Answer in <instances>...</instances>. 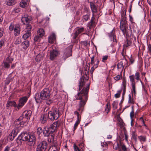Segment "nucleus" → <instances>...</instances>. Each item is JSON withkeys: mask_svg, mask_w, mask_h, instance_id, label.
<instances>
[{"mask_svg": "<svg viewBox=\"0 0 151 151\" xmlns=\"http://www.w3.org/2000/svg\"><path fill=\"white\" fill-rule=\"evenodd\" d=\"M32 26L29 24H27L26 27V29H27V31L30 32V30L32 29Z\"/></svg>", "mask_w": 151, "mask_h": 151, "instance_id": "13d9d810", "label": "nucleus"}, {"mask_svg": "<svg viewBox=\"0 0 151 151\" xmlns=\"http://www.w3.org/2000/svg\"><path fill=\"white\" fill-rule=\"evenodd\" d=\"M35 98L36 102L38 103H40L41 101V100H42L40 94V95L39 93H36L35 94Z\"/></svg>", "mask_w": 151, "mask_h": 151, "instance_id": "cd10ccee", "label": "nucleus"}, {"mask_svg": "<svg viewBox=\"0 0 151 151\" xmlns=\"http://www.w3.org/2000/svg\"><path fill=\"white\" fill-rule=\"evenodd\" d=\"M132 111L130 113V117L131 119H132V118L134 117V109H133V106H132Z\"/></svg>", "mask_w": 151, "mask_h": 151, "instance_id": "3c124183", "label": "nucleus"}, {"mask_svg": "<svg viewBox=\"0 0 151 151\" xmlns=\"http://www.w3.org/2000/svg\"><path fill=\"white\" fill-rule=\"evenodd\" d=\"M148 50L150 54H151V45L150 44L148 45Z\"/></svg>", "mask_w": 151, "mask_h": 151, "instance_id": "774afa93", "label": "nucleus"}, {"mask_svg": "<svg viewBox=\"0 0 151 151\" xmlns=\"http://www.w3.org/2000/svg\"><path fill=\"white\" fill-rule=\"evenodd\" d=\"M45 35L44 30L43 29H39L37 32V35L40 37H43Z\"/></svg>", "mask_w": 151, "mask_h": 151, "instance_id": "c85d7f7f", "label": "nucleus"}, {"mask_svg": "<svg viewBox=\"0 0 151 151\" xmlns=\"http://www.w3.org/2000/svg\"><path fill=\"white\" fill-rule=\"evenodd\" d=\"M6 4L8 6H12L16 3L15 0H6Z\"/></svg>", "mask_w": 151, "mask_h": 151, "instance_id": "7c9ffc66", "label": "nucleus"}, {"mask_svg": "<svg viewBox=\"0 0 151 151\" xmlns=\"http://www.w3.org/2000/svg\"><path fill=\"white\" fill-rule=\"evenodd\" d=\"M127 63V60L126 59L122 60V61L119 63L117 65V68L118 69H122V70L125 65V63Z\"/></svg>", "mask_w": 151, "mask_h": 151, "instance_id": "6ab92c4d", "label": "nucleus"}, {"mask_svg": "<svg viewBox=\"0 0 151 151\" xmlns=\"http://www.w3.org/2000/svg\"><path fill=\"white\" fill-rule=\"evenodd\" d=\"M4 139L0 140V150H1L3 148V145L4 143Z\"/></svg>", "mask_w": 151, "mask_h": 151, "instance_id": "e2e57ef3", "label": "nucleus"}, {"mask_svg": "<svg viewBox=\"0 0 151 151\" xmlns=\"http://www.w3.org/2000/svg\"><path fill=\"white\" fill-rule=\"evenodd\" d=\"M73 148L74 151H80L79 147L77 146L75 144H73Z\"/></svg>", "mask_w": 151, "mask_h": 151, "instance_id": "4d7b16f0", "label": "nucleus"}, {"mask_svg": "<svg viewBox=\"0 0 151 151\" xmlns=\"http://www.w3.org/2000/svg\"><path fill=\"white\" fill-rule=\"evenodd\" d=\"M30 0H22L20 3V6L22 8H24L28 5Z\"/></svg>", "mask_w": 151, "mask_h": 151, "instance_id": "5701e85b", "label": "nucleus"}, {"mask_svg": "<svg viewBox=\"0 0 151 151\" xmlns=\"http://www.w3.org/2000/svg\"><path fill=\"white\" fill-rule=\"evenodd\" d=\"M20 129H18L14 127L11 133L14 135V137H16L20 131Z\"/></svg>", "mask_w": 151, "mask_h": 151, "instance_id": "c756f323", "label": "nucleus"}, {"mask_svg": "<svg viewBox=\"0 0 151 151\" xmlns=\"http://www.w3.org/2000/svg\"><path fill=\"white\" fill-rule=\"evenodd\" d=\"M45 102L46 104L48 105L51 104L52 102L53 101L50 99L48 98V99H45Z\"/></svg>", "mask_w": 151, "mask_h": 151, "instance_id": "a19ab883", "label": "nucleus"}, {"mask_svg": "<svg viewBox=\"0 0 151 151\" xmlns=\"http://www.w3.org/2000/svg\"><path fill=\"white\" fill-rule=\"evenodd\" d=\"M122 91V90L118 91H117V93L114 95L115 97L116 98H117L120 97V94Z\"/></svg>", "mask_w": 151, "mask_h": 151, "instance_id": "37998d69", "label": "nucleus"}, {"mask_svg": "<svg viewBox=\"0 0 151 151\" xmlns=\"http://www.w3.org/2000/svg\"><path fill=\"white\" fill-rule=\"evenodd\" d=\"M58 127V122H54L49 126L45 127L43 130V134L45 136L48 137V141L51 142L54 141V136L55 132Z\"/></svg>", "mask_w": 151, "mask_h": 151, "instance_id": "7ed1b4c3", "label": "nucleus"}, {"mask_svg": "<svg viewBox=\"0 0 151 151\" xmlns=\"http://www.w3.org/2000/svg\"><path fill=\"white\" fill-rule=\"evenodd\" d=\"M31 35V32L29 31H27L26 33L23 35L22 38L26 40Z\"/></svg>", "mask_w": 151, "mask_h": 151, "instance_id": "473e14b6", "label": "nucleus"}, {"mask_svg": "<svg viewBox=\"0 0 151 151\" xmlns=\"http://www.w3.org/2000/svg\"><path fill=\"white\" fill-rule=\"evenodd\" d=\"M43 131L41 127H39L37 128V134L40 135Z\"/></svg>", "mask_w": 151, "mask_h": 151, "instance_id": "49530a36", "label": "nucleus"}, {"mask_svg": "<svg viewBox=\"0 0 151 151\" xmlns=\"http://www.w3.org/2000/svg\"><path fill=\"white\" fill-rule=\"evenodd\" d=\"M74 114L77 116V121H78L79 122H80L81 116L80 115L79 112H78L77 111H76L74 112Z\"/></svg>", "mask_w": 151, "mask_h": 151, "instance_id": "58836bf2", "label": "nucleus"}, {"mask_svg": "<svg viewBox=\"0 0 151 151\" xmlns=\"http://www.w3.org/2000/svg\"><path fill=\"white\" fill-rule=\"evenodd\" d=\"M138 138L140 141L142 142H145L146 141V137L145 136H141L138 137Z\"/></svg>", "mask_w": 151, "mask_h": 151, "instance_id": "79ce46f5", "label": "nucleus"}, {"mask_svg": "<svg viewBox=\"0 0 151 151\" xmlns=\"http://www.w3.org/2000/svg\"><path fill=\"white\" fill-rule=\"evenodd\" d=\"M48 144L46 141H41L38 143L36 151H45L47 147Z\"/></svg>", "mask_w": 151, "mask_h": 151, "instance_id": "423d86ee", "label": "nucleus"}, {"mask_svg": "<svg viewBox=\"0 0 151 151\" xmlns=\"http://www.w3.org/2000/svg\"><path fill=\"white\" fill-rule=\"evenodd\" d=\"M10 106H14L15 107L17 108V105L16 102L14 101H8L6 104V107L8 108Z\"/></svg>", "mask_w": 151, "mask_h": 151, "instance_id": "a878e982", "label": "nucleus"}, {"mask_svg": "<svg viewBox=\"0 0 151 151\" xmlns=\"http://www.w3.org/2000/svg\"><path fill=\"white\" fill-rule=\"evenodd\" d=\"M115 31L114 29H113L111 32L107 34L111 41L113 42L116 43L117 41L116 39V36L115 35Z\"/></svg>", "mask_w": 151, "mask_h": 151, "instance_id": "ddd939ff", "label": "nucleus"}, {"mask_svg": "<svg viewBox=\"0 0 151 151\" xmlns=\"http://www.w3.org/2000/svg\"><path fill=\"white\" fill-rule=\"evenodd\" d=\"M29 132H22L18 136L17 139L24 141H27Z\"/></svg>", "mask_w": 151, "mask_h": 151, "instance_id": "dca6fc26", "label": "nucleus"}, {"mask_svg": "<svg viewBox=\"0 0 151 151\" xmlns=\"http://www.w3.org/2000/svg\"><path fill=\"white\" fill-rule=\"evenodd\" d=\"M72 46L70 45L64 50L62 58L65 60L72 56Z\"/></svg>", "mask_w": 151, "mask_h": 151, "instance_id": "6e6552de", "label": "nucleus"}, {"mask_svg": "<svg viewBox=\"0 0 151 151\" xmlns=\"http://www.w3.org/2000/svg\"><path fill=\"white\" fill-rule=\"evenodd\" d=\"M56 40L55 35L54 33H52L49 37L48 42L49 43L52 44Z\"/></svg>", "mask_w": 151, "mask_h": 151, "instance_id": "b1692460", "label": "nucleus"}, {"mask_svg": "<svg viewBox=\"0 0 151 151\" xmlns=\"http://www.w3.org/2000/svg\"><path fill=\"white\" fill-rule=\"evenodd\" d=\"M124 135L125 136L124 139L127 142H128V136L127 135V133L126 131H124Z\"/></svg>", "mask_w": 151, "mask_h": 151, "instance_id": "680f3d73", "label": "nucleus"}, {"mask_svg": "<svg viewBox=\"0 0 151 151\" xmlns=\"http://www.w3.org/2000/svg\"><path fill=\"white\" fill-rule=\"evenodd\" d=\"M4 32V29L3 27H0V38L3 36Z\"/></svg>", "mask_w": 151, "mask_h": 151, "instance_id": "864d4df0", "label": "nucleus"}, {"mask_svg": "<svg viewBox=\"0 0 151 151\" xmlns=\"http://www.w3.org/2000/svg\"><path fill=\"white\" fill-rule=\"evenodd\" d=\"M126 9H123L121 12V15L122 17L120 22V28L124 35H126L127 37H129L132 34V28L128 29V25L126 20Z\"/></svg>", "mask_w": 151, "mask_h": 151, "instance_id": "f03ea898", "label": "nucleus"}, {"mask_svg": "<svg viewBox=\"0 0 151 151\" xmlns=\"http://www.w3.org/2000/svg\"><path fill=\"white\" fill-rule=\"evenodd\" d=\"M130 81L131 83V85L132 86V96L129 95V100L128 101V103L134 104V101L133 94L134 93V94L136 93V87L135 85L136 83L135 82L134 76V75H130L129 77Z\"/></svg>", "mask_w": 151, "mask_h": 151, "instance_id": "20e7f679", "label": "nucleus"}, {"mask_svg": "<svg viewBox=\"0 0 151 151\" xmlns=\"http://www.w3.org/2000/svg\"><path fill=\"white\" fill-rule=\"evenodd\" d=\"M28 136V139H27V141L32 143L33 142L35 143L36 141L35 134L34 133L29 132Z\"/></svg>", "mask_w": 151, "mask_h": 151, "instance_id": "a211bd4d", "label": "nucleus"}, {"mask_svg": "<svg viewBox=\"0 0 151 151\" xmlns=\"http://www.w3.org/2000/svg\"><path fill=\"white\" fill-rule=\"evenodd\" d=\"M95 62L96 63L95 64H94V67L95 68H96L98 67V65H99V60L98 59H97L96 60V61Z\"/></svg>", "mask_w": 151, "mask_h": 151, "instance_id": "052dcab7", "label": "nucleus"}, {"mask_svg": "<svg viewBox=\"0 0 151 151\" xmlns=\"http://www.w3.org/2000/svg\"><path fill=\"white\" fill-rule=\"evenodd\" d=\"M112 105L113 109L114 110L116 109L117 108V105L115 101H113Z\"/></svg>", "mask_w": 151, "mask_h": 151, "instance_id": "bf43d9fd", "label": "nucleus"}, {"mask_svg": "<svg viewBox=\"0 0 151 151\" xmlns=\"http://www.w3.org/2000/svg\"><path fill=\"white\" fill-rule=\"evenodd\" d=\"M15 137H14V135L11 133L9 135L8 138L10 141L13 140Z\"/></svg>", "mask_w": 151, "mask_h": 151, "instance_id": "c03bdc74", "label": "nucleus"}, {"mask_svg": "<svg viewBox=\"0 0 151 151\" xmlns=\"http://www.w3.org/2000/svg\"><path fill=\"white\" fill-rule=\"evenodd\" d=\"M79 146L81 149L83 150L84 148L83 144V143H81L79 145Z\"/></svg>", "mask_w": 151, "mask_h": 151, "instance_id": "338daca9", "label": "nucleus"}, {"mask_svg": "<svg viewBox=\"0 0 151 151\" xmlns=\"http://www.w3.org/2000/svg\"><path fill=\"white\" fill-rule=\"evenodd\" d=\"M129 17L130 18L129 20L132 22V23L133 24V25H135V23L133 22L134 20L132 17L130 15H129Z\"/></svg>", "mask_w": 151, "mask_h": 151, "instance_id": "0e129e2a", "label": "nucleus"}, {"mask_svg": "<svg viewBox=\"0 0 151 151\" xmlns=\"http://www.w3.org/2000/svg\"><path fill=\"white\" fill-rule=\"evenodd\" d=\"M113 148L115 150H117L119 148V144L118 142L115 143L113 145Z\"/></svg>", "mask_w": 151, "mask_h": 151, "instance_id": "de8ad7c7", "label": "nucleus"}, {"mask_svg": "<svg viewBox=\"0 0 151 151\" xmlns=\"http://www.w3.org/2000/svg\"><path fill=\"white\" fill-rule=\"evenodd\" d=\"M48 151H58L56 146H52L50 147Z\"/></svg>", "mask_w": 151, "mask_h": 151, "instance_id": "c9c22d12", "label": "nucleus"}, {"mask_svg": "<svg viewBox=\"0 0 151 151\" xmlns=\"http://www.w3.org/2000/svg\"><path fill=\"white\" fill-rule=\"evenodd\" d=\"M21 42V40L18 37L17 38L15 42V44L16 45L20 44Z\"/></svg>", "mask_w": 151, "mask_h": 151, "instance_id": "5fc2aeb1", "label": "nucleus"}, {"mask_svg": "<svg viewBox=\"0 0 151 151\" xmlns=\"http://www.w3.org/2000/svg\"><path fill=\"white\" fill-rule=\"evenodd\" d=\"M89 3L90 4V7L92 13V16L91 18H93V19H95V17L96 15L95 13H96L98 12L97 7L93 2H90Z\"/></svg>", "mask_w": 151, "mask_h": 151, "instance_id": "4468645a", "label": "nucleus"}, {"mask_svg": "<svg viewBox=\"0 0 151 151\" xmlns=\"http://www.w3.org/2000/svg\"><path fill=\"white\" fill-rule=\"evenodd\" d=\"M84 30L83 27H78L75 30V32L73 34V38L76 39L78 35L81 33L83 32Z\"/></svg>", "mask_w": 151, "mask_h": 151, "instance_id": "f3484780", "label": "nucleus"}, {"mask_svg": "<svg viewBox=\"0 0 151 151\" xmlns=\"http://www.w3.org/2000/svg\"><path fill=\"white\" fill-rule=\"evenodd\" d=\"M21 46L23 49H26L29 46V41L27 40H25L22 42Z\"/></svg>", "mask_w": 151, "mask_h": 151, "instance_id": "bb28decb", "label": "nucleus"}, {"mask_svg": "<svg viewBox=\"0 0 151 151\" xmlns=\"http://www.w3.org/2000/svg\"><path fill=\"white\" fill-rule=\"evenodd\" d=\"M41 37L37 35H36L34 37V40L35 43L37 44L40 41Z\"/></svg>", "mask_w": 151, "mask_h": 151, "instance_id": "f704fd0d", "label": "nucleus"}, {"mask_svg": "<svg viewBox=\"0 0 151 151\" xmlns=\"http://www.w3.org/2000/svg\"><path fill=\"white\" fill-rule=\"evenodd\" d=\"M120 146H121L122 150L123 151H127V148L126 146L124 144H122L120 142Z\"/></svg>", "mask_w": 151, "mask_h": 151, "instance_id": "09e8293b", "label": "nucleus"}, {"mask_svg": "<svg viewBox=\"0 0 151 151\" xmlns=\"http://www.w3.org/2000/svg\"><path fill=\"white\" fill-rule=\"evenodd\" d=\"M50 91L48 88H45L40 92V96L42 99H48L50 96Z\"/></svg>", "mask_w": 151, "mask_h": 151, "instance_id": "1a4fd4ad", "label": "nucleus"}, {"mask_svg": "<svg viewBox=\"0 0 151 151\" xmlns=\"http://www.w3.org/2000/svg\"><path fill=\"white\" fill-rule=\"evenodd\" d=\"M58 52L57 50H52L50 52V59L51 60H53L57 56Z\"/></svg>", "mask_w": 151, "mask_h": 151, "instance_id": "4be33fe9", "label": "nucleus"}, {"mask_svg": "<svg viewBox=\"0 0 151 151\" xmlns=\"http://www.w3.org/2000/svg\"><path fill=\"white\" fill-rule=\"evenodd\" d=\"M13 59L10 56H8L4 59L3 63V66L4 68L8 69L10 67V64L11 63Z\"/></svg>", "mask_w": 151, "mask_h": 151, "instance_id": "9b49d317", "label": "nucleus"}, {"mask_svg": "<svg viewBox=\"0 0 151 151\" xmlns=\"http://www.w3.org/2000/svg\"><path fill=\"white\" fill-rule=\"evenodd\" d=\"M20 29V25L19 24H16L14 29V34L15 36H17L19 35Z\"/></svg>", "mask_w": 151, "mask_h": 151, "instance_id": "aec40b11", "label": "nucleus"}, {"mask_svg": "<svg viewBox=\"0 0 151 151\" xmlns=\"http://www.w3.org/2000/svg\"><path fill=\"white\" fill-rule=\"evenodd\" d=\"M84 77L82 76L81 78L79 85V90L80 91L75 96L77 100H80L79 107L84 108V106L88 99V93L89 89L90 84H88L85 87Z\"/></svg>", "mask_w": 151, "mask_h": 151, "instance_id": "f257e3e1", "label": "nucleus"}, {"mask_svg": "<svg viewBox=\"0 0 151 151\" xmlns=\"http://www.w3.org/2000/svg\"><path fill=\"white\" fill-rule=\"evenodd\" d=\"M90 17V14H87L86 15H84L82 17V20L83 21H87Z\"/></svg>", "mask_w": 151, "mask_h": 151, "instance_id": "72a5a7b5", "label": "nucleus"}, {"mask_svg": "<svg viewBox=\"0 0 151 151\" xmlns=\"http://www.w3.org/2000/svg\"><path fill=\"white\" fill-rule=\"evenodd\" d=\"M48 118V116L47 114L41 115L40 119L41 122L43 124L45 123L47 121Z\"/></svg>", "mask_w": 151, "mask_h": 151, "instance_id": "393cba45", "label": "nucleus"}, {"mask_svg": "<svg viewBox=\"0 0 151 151\" xmlns=\"http://www.w3.org/2000/svg\"><path fill=\"white\" fill-rule=\"evenodd\" d=\"M122 77V72H121V74L120 75H117L116 76L114 77V79L116 81H118L119 80L121 77Z\"/></svg>", "mask_w": 151, "mask_h": 151, "instance_id": "8fccbe9b", "label": "nucleus"}, {"mask_svg": "<svg viewBox=\"0 0 151 151\" xmlns=\"http://www.w3.org/2000/svg\"><path fill=\"white\" fill-rule=\"evenodd\" d=\"M111 109L110 104L109 103H108L106 105V108L105 109V114H107L109 111H110Z\"/></svg>", "mask_w": 151, "mask_h": 151, "instance_id": "2f4dec72", "label": "nucleus"}, {"mask_svg": "<svg viewBox=\"0 0 151 151\" xmlns=\"http://www.w3.org/2000/svg\"><path fill=\"white\" fill-rule=\"evenodd\" d=\"M31 20V17L26 15L23 16L21 19L22 22L24 24H25V22L26 23H29L30 22Z\"/></svg>", "mask_w": 151, "mask_h": 151, "instance_id": "412c9836", "label": "nucleus"}, {"mask_svg": "<svg viewBox=\"0 0 151 151\" xmlns=\"http://www.w3.org/2000/svg\"><path fill=\"white\" fill-rule=\"evenodd\" d=\"M84 108L83 107H79V108L78 109L77 111L78 112V111H80L81 113H81L83 111V110Z\"/></svg>", "mask_w": 151, "mask_h": 151, "instance_id": "69168bd1", "label": "nucleus"}, {"mask_svg": "<svg viewBox=\"0 0 151 151\" xmlns=\"http://www.w3.org/2000/svg\"><path fill=\"white\" fill-rule=\"evenodd\" d=\"M32 114V111L30 110L25 111H24L20 116L22 117V119L24 120V124H27L30 118V116Z\"/></svg>", "mask_w": 151, "mask_h": 151, "instance_id": "0eeeda50", "label": "nucleus"}, {"mask_svg": "<svg viewBox=\"0 0 151 151\" xmlns=\"http://www.w3.org/2000/svg\"><path fill=\"white\" fill-rule=\"evenodd\" d=\"M137 135L135 134L134 132H132V138L136 142L137 141Z\"/></svg>", "mask_w": 151, "mask_h": 151, "instance_id": "a18cd8bd", "label": "nucleus"}, {"mask_svg": "<svg viewBox=\"0 0 151 151\" xmlns=\"http://www.w3.org/2000/svg\"><path fill=\"white\" fill-rule=\"evenodd\" d=\"M48 118L52 121L57 119L59 116V111L56 108H54L48 113Z\"/></svg>", "mask_w": 151, "mask_h": 151, "instance_id": "39448f33", "label": "nucleus"}, {"mask_svg": "<svg viewBox=\"0 0 151 151\" xmlns=\"http://www.w3.org/2000/svg\"><path fill=\"white\" fill-rule=\"evenodd\" d=\"M132 43V42L130 40L127 39L125 42V43L124 45V47H126L130 45Z\"/></svg>", "mask_w": 151, "mask_h": 151, "instance_id": "ea45409f", "label": "nucleus"}, {"mask_svg": "<svg viewBox=\"0 0 151 151\" xmlns=\"http://www.w3.org/2000/svg\"><path fill=\"white\" fill-rule=\"evenodd\" d=\"M93 18H91L90 21L88 23L86 32H89L91 31V28L94 27L96 25L95 19H93Z\"/></svg>", "mask_w": 151, "mask_h": 151, "instance_id": "2eb2a0df", "label": "nucleus"}, {"mask_svg": "<svg viewBox=\"0 0 151 151\" xmlns=\"http://www.w3.org/2000/svg\"><path fill=\"white\" fill-rule=\"evenodd\" d=\"M28 98L27 96H25L20 98L19 100V104L17 106L18 110L22 108L27 102Z\"/></svg>", "mask_w": 151, "mask_h": 151, "instance_id": "f8f14e48", "label": "nucleus"}, {"mask_svg": "<svg viewBox=\"0 0 151 151\" xmlns=\"http://www.w3.org/2000/svg\"><path fill=\"white\" fill-rule=\"evenodd\" d=\"M140 73L139 72H137L135 73V79L137 81H140L142 83V81L140 78Z\"/></svg>", "mask_w": 151, "mask_h": 151, "instance_id": "4c0bfd02", "label": "nucleus"}, {"mask_svg": "<svg viewBox=\"0 0 151 151\" xmlns=\"http://www.w3.org/2000/svg\"><path fill=\"white\" fill-rule=\"evenodd\" d=\"M24 120L22 119L21 116L17 119L14 122V127L18 129H20V127H23L24 124L25 125L27 124H24Z\"/></svg>", "mask_w": 151, "mask_h": 151, "instance_id": "9d476101", "label": "nucleus"}, {"mask_svg": "<svg viewBox=\"0 0 151 151\" xmlns=\"http://www.w3.org/2000/svg\"><path fill=\"white\" fill-rule=\"evenodd\" d=\"M134 25V26L132 27V29L134 32L138 33L139 32L138 29L137 27L136 26L135 27Z\"/></svg>", "mask_w": 151, "mask_h": 151, "instance_id": "603ef678", "label": "nucleus"}, {"mask_svg": "<svg viewBox=\"0 0 151 151\" xmlns=\"http://www.w3.org/2000/svg\"><path fill=\"white\" fill-rule=\"evenodd\" d=\"M80 122H79L78 121H76V123L74 126V130H73L74 132L77 128L78 125L79 124Z\"/></svg>", "mask_w": 151, "mask_h": 151, "instance_id": "6e6d98bb", "label": "nucleus"}, {"mask_svg": "<svg viewBox=\"0 0 151 151\" xmlns=\"http://www.w3.org/2000/svg\"><path fill=\"white\" fill-rule=\"evenodd\" d=\"M5 41V39L4 38H2L0 40V49L2 48L3 46H4Z\"/></svg>", "mask_w": 151, "mask_h": 151, "instance_id": "e433bc0d", "label": "nucleus"}]
</instances>
